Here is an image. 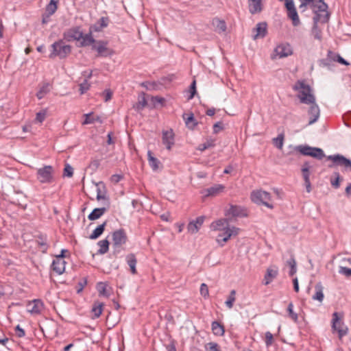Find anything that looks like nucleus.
Listing matches in <instances>:
<instances>
[{
	"label": "nucleus",
	"instance_id": "nucleus-57",
	"mask_svg": "<svg viewBox=\"0 0 351 351\" xmlns=\"http://www.w3.org/2000/svg\"><path fill=\"white\" fill-rule=\"evenodd\" d=\"M273 335L270 332L265 333V344L267 346H270L273 343Z\"/></svg>",
	"mask_w": 351,
	"mask_h": 351
},
{
	"label": "nucleus",
	"instance_id": "nucleus-11",
	"mask_svg": "<svg viewBox=\"0 0 351 351\" xmlns=\"http://www.w3.org/2000/svg\"><path fill=\"white\" fill-rule=\"evenodd\" d=\"M292 53V47L289 43H281L275 48L272 58H274L275 56L282 58L291 56Z\"/></svg>",
	"mask_w": 351,
	"mask_h": 351
},
{
	"label": "nucleus",
	"instance_id": "nucleus-30",
	"mask_svg": "<svg viewBox=\"0 0 351 351\" xmlns=\"http://www.w3.org/2000/svg\"><path fill=\"white\" fill-rule=\"evenodd\" d=\"M212 24L215 27V31L218 33H223L226 30V24L223 20L215 18L213 19Z\"/></svg>",
	"mask_w": 351,
	"mask_h": 351
},
{
	"label": "nucleus",
	"instance_id": "nucleus-17",
	"mask_svg": "<svg viewBox=\"0 0 351 351\" xmlns=\"http://www.w3.org/2000/svg\"><path fill=\"white\" fill-rule=\"evenodd\" d=\"M309 105L310 107L308 110V114L310 117L308 125H312L318 120L320 115V110L315 101H314V103H311Z\"/></svg>",
	"mask_w": 351,
	"mask_h": 351
},
{
	"label": "nucleus",
	"instance_id": "nucleus-42",
	"mask_svg": "<svg viewBox=\"0 0 351 351\" xmlns=\"http://www.w3.org/2000/svg\"><path fill=\"white\" fill-rule=\"evenodd\" d=\"M50 91V85L49 83L44 84L38 91L36 96L39 99H43Z\"/></svg>",
	"mask_w": 351,
	"mask_h": 351
},
{
	"label": "nucleus",
	"instance_id": "nucleus-29",
	"mask_svg": "<svg viewBox=\"0 0 351 351\" xmlns=\"http://www.w3.org/2000/svg\"><path fill=\"white\" fill-rule=\"evenodd\" d=\"M126 262L128 266L130 268V271L132 274H136L137 271L136 269V265L137 263V260L134 254H129L125 257Z\"/></svg>",
	"mask_w": 351,
	"mask_h": 351
},
{
	"label": "nucleus",
	"instance_id": "nucleus-38",
	"mask_svg": "<svg viewBox=\"0 0 351 351\" xmlns=\"http://www.w3.org/2000/svg\"><path fill=\"white\" fill-rule=\"evenodd\" d=\"M183 118L185 121V123L186 126L191 129L194 128V127L197 124L194 119V115L193 113L184 114Z\"/></svg>",
	"mask_w": 351,
	"mask_h": 351
},
{
	"label": "nucleus",
	"instance_id": "nucleus-51",
	"mask_svg": "<svg viewBox=\"0 0 351 351\" xmlns=\"http://www.w3.org/2000/svg\"><path fill=\"white\" fill-rule=\"evenodd\" d=\"M106 284L102 282L97 283V289L99 291V295L108 297V295L106 293Z\"/></svg>",
	"mask_w": 351,
	"mask_h": 351
},
{
	"label": "nucleus",
	"instance_id": "nucleus-27",
	"mask_svg": "<svg viewBox=\"0 0 351 351\" xmlns=\"http://www.w3.org/2000/svg\"><path fill=\"white\" fill-rule=\"evenodd\" d=\"M324 287L321 282H318L315 286V294L312 296L313 300H317L319 302H322L324 298L323 293Z\"/></svg>",
	"mask_w": 351,
	"mask_h": 351
},
{
	"label": "nucleus",
	"instance_id": "nucleus-28",
	"mask_svg": "<svg viewBox=\"0 0 351 351\" xmlns=\"http://www.w3.org/2000/svg\"><path fill=\"white\" fill-rule=\"evenodd\" d=\"M108 207L96 208L88 215V218L94 221L101 217L107 210Z\"/></svg>",
	"mask_w": 351,
	"mask_h": 351
},
{
	"label": "nucleus",
	"instance_id": "nucleus-35",
	"mask_svg": "<svg viewBox=\"0 0 351 351\" xmlns=\"http://www.w3.org/2000/svg\"><path fill=\"white\" fill-rule=\"evenodd\" d=\"M148 163L152 169L154 171H157L159 168L160 161L152 156L151 151H148Z\"/></svg>",
	"mask_w": 351,
	"mask_h": 351
},
{
	"label": "nucleus",
	"instance_id": "nucleus-41",
	"mask_svg": "<svg viewBox=\"0 0 351 351\" xmlns=\"http://www.w3.org/2000/svg\"><path fill=\"white\" fill-rule=\"evenodd\" d=\"M97 245L99 246V249L97 251L99 254H104L109 250V241L107 239L99 241Z\"/></svg>",
	"mask_w": 351,
	"mask_h": 351
},
{
	"label": "nucleus",
	"instance_id": "nucleus-59",
	"mask_svg": "<svg viewBox=\"0 0 351 351\" xmlns=\"http://www.w3.org/2000/svg\"><path fill=\"white\" fill-rule=\"evenodd\" d=\"M223 129V123L221 122H217L213 125V133L217 134Z\"/></svg>",
	"mask_w": 351,
	"mask_h": 351
},
{
	"label": "nucleus",
	"instance_id": "nucleus-16",
	"mask_svg": "<svg viewBox=\"0 0 351 351\" xmlns=\"http://www.w3.org/2000/svg\"><path fill=\"white\" fill-rule=\"evenodd\" d=\"M204 219V216H199L195 220L191 221L187 226L188 232L191 234L197 233L203 225Z\"/></svg>",
	"mask_w": 351,
	"mask_h": 351
},
{
	"label": "nucleus",
	"instance_id": "nucleus-3",
	"mask_svg": "<svg viewBox=\"0 0 351 351\" xmlns=\"http://www.w3.org/2000/svg\"><path fill=\"white\" fill-rule=\"evenodd\" d=\"M51 52L49 54L50 58L58 56L60 59L65 58L71 52V47L66 45L62 40H59L51 45Z\"/></svg>",
	"mask_w": 351,
	"mask_h": 351
},
{
	"label": "nucleus",
	"instance_id": "nucleus-22",
	"mask_svg": "<svg viewBox=\"0 0 351 351\" xmlns=\"http://www.w3.org/2000/svg\"><path fill=\"white\" fill-rule=\"evenodd\" d=\"M254 31L256 32V34L253 36L254 40L264 38L267 34V23L264 22L258 23Z\"/></svg>",
	"mask_w": 351,
	"mask_h": 351
},
{
	"label": "nucleus",
	"instance_id": "nucleus-60",
	"mask_svg": "<svg viewBox=\"0 0 351 351\" xmlns=\"http://www.w3.org/2000/svg\"><path fill=\"white\" fill-rule=\"evenodd\" d=\"M123 176L122 175L114 174L111 176L110 180L112 182H113L114 184H117L123 179Z\"/></svg>",
	"mask_w": 351,
	"mask_h": 351
},
{
	"label": "nucleus",
	"instance_id": "nucleus-7",
	"mask_svg": "<svg viewBox=\"0 0 351 351\" xmlns=\"http://www.w3.org/2000/svg\"><path fill=\"white\" fill-rule=\"evenodd\" d=\"M327 160H331L332 164L328 165L329 168H333L335 166L343 167L346 170L351 169V160L346 158L339 154L328 156Z\"/></svg>",
	"mask_w": 351,
	"mask_h": 351
},
{
	"label": "nucleus",
	"instance_id": "nucleus-13",
	"mask_svg": "<svg viewBox=\"0 0 351 351\" xmlns=\"http://www.w3.org/2000/svg\"><path fill=\"white\" fill-rule=\"evenodd\" d=\"M128 237L123 229H119L112 233L113 246L119 247L125 244L127 241Z\"/></svg>",
	"mask_w": 351,
	"mask_h": 351
},
{
	"label": "nucleus",
	"instance_id": "nucleus-45",
	"mask_svg": "<svg viewBox=\"0 0 351 351\" xmlns=\"http://www.w3.org/2000/svg\"><path fill=\"white\" fill-rule=\"evenodd\" d=\"M286 264L290 267L289 276H293L297 271L295 258L291 256V258L287 261Z\"/></svg>",
	"mask_w": 351,
	"mask_h": 351
},
{
	"label": "nucleus",
	"instance_id": "nucleus-48",
	"mask_svg": "<svg viewBox=\"0 0 351 351\" xmlns=\"http://www.w3.org/2000/svg\"><path fill=\"white\" fill-rule=\"evenodd\" d=\"M339 56V55L335 53H333L331 51H329L328 52L327 58L322 60V63L324 64V66H327L329 64L328 62H330V61L337 62V56Z\"/></svg>",
	"mask_w": 351,
	"mask_h": 351
},
{
	"label": "nucleus",
	"instance_id": "nucleus-14",
	"mask_svg": "<svg viewBox=\"0 0 351 351\" xmlns=\"http://www.w3.org/2000/svg\"><path fill=\"white\" fill-rule=\"evenodd\" d=\"M64 38L67 41L78 40L80 41L83 37V32L80 30V27H75L68 29L63 34Z\"/></svg>",
	"mask_w": 351,
	"mask_h": 351
},
{
	"label": "nucleus",
	"instance_id": "nucleus-5",
	"mask_svg": "<svg viewBox=\"0 0 351 351\" xmlns=\"http://www.w3.org/2000/svg\"><path fill=\"white\" fill-rule=\"evenodd\" d=\"M251 199L257 204H263L269 208L272 209L274 206L269 202L271 200L269 193L262 190L253 191L251 193Z\"/></svg>",
	"mask_w": 351,
	"mask_h": 351
},
{
	"label": "nucleus",
	"instance_id": "nucleus-26",
	"mask_svg": "<svg viewBox=\"0 0 351 351\" xmlns=\"http://www.w3.org/2000/svg\"><path fill=\"white\" fill-rule=\"evenodd\" d=\"M36 243L42 252L45 253L48 249L47 238L45 234H40L36 236Z\"/></svg>",
	"mask_w": 351,
	"mask_h": 351
},
{
	"label": "nucleus",
	"instance_id": "nucleus-8",
	"mask_svg": "<svg viewBox=\"0 0 351 351\" xmlns=\"http://www.w3.org/2000/svg\"><path fill=\"white\" fill-rule=\"evenodd\" d=\"M341 319V317L339 316V313L337 312H335L332 314V328L338 332L339 339L346 336L348 332V328Z\"/></svg>",
	"mask_w": 351,
	"mask_h": 351
},
{
	"label": "nucleus",
	"instance_id": "nucleus-4",
	"mask_svg": "<svg viewBox=\"0 0 351 351\" xmlns=\"http://www.w3.org/2000/svg\"><path fill=\"white\" fill-rule=\"evenodd\" d=\"M54 168L51 165H45L36 171V178L42 184H51L54 181Z\"/></svg>",
	"mask_w": 351,
	"mask_h": 351
},
{
	"label": "nucleus",
	"instance_id": "nucleus-39",
	"mask_svg": "<svg viewBox=\"0 0 351 351\" xmlns=\"http://www.w3.org/2000/svg\"><path fill=\"white\" fill-rule=\"evenodd\" d=\"M104 303L100 302H95L92 308V312L95 318H98L103 311Z\"/></svg>",
	"mask_w": 351,
	"mask_h": 351
},
{
	"label": "nucleus",
	"instance_id": "nucleus-15",
	"mask_svg": "<svg viewBox=\"0 0 351 351\" xmlns=\"http://www.w3.org/2000/svg\"><path fill=\"white\" fill-rule=\"evenodd\" d=\"M66 262L61 258V256H56L51 264L52 270L58 275L62 274L65 271Z\"/></svg>",
	"mask_w": 351,
	"mask_h": 351
},
{
	"label": "nucleus",
	"instance_id": "nucleus-55",
	"mask_svg": "<svg viewBox=\"0 0 351 351\" xmlns=\"http://www.w3.org/2000/svg\"><path fill=\"white\" fill-rule=\"evenodd\" d=\"M200 294L204 298H207L209 294L208 286L205 283H202L200 287Z\"/></svg>",
	"mask_w": 351,
	"mask_h": 351
},
{
	"label": "nucleus",
	"instance_id": "nucleus-44",
	"mask_svg": "<svg viewBox=\"0 0 351 351\" xmlns=\"http://www.w3.org/2000/svg\"><path fill=\"white\" fill-rule=\"evenodd\" d=\"M287 15L289 18L292 20L294 26H298L300 24V19L296 9H292V10L288 11Z\"/></svg>",
	"mask_w": 351,
	"mask_h": 351
},
{
	"label": "nucleus",
	"instance_id": "nucleus-33",
	"mask_svg": "<svg viewBox=\"0 0 351 351\" xmlns=\"http://www.w3.org/2000/svg\"><path fill=\"white\" fill-rule=\"evenodd\" d=\"M107 222L104 221L102 224L98 226L89 236V239L92 240L97 239L99 238L104 232L105 230V227L106 226Z\"/></svg>",
	"mask_w": 351,
	"mask_h": 351
},
{
	"label": "nucleus",
	"instance_id": "nucleus-49",
	"mask_svg": "<svg viewBox=\"0 0 351 351\" xmlns=\"http://www.w3.org/2000/svg\"><path fill=\"white\" fill-rule=\"evenodd\" d=\"M287 312L289 313V316L293 319L294 322L298 321V314L293 311V304L292 302H290L287 307Z\"/></svg>",
	"mask_w": 351,
	"mask_h": 351
},
{
	"label": "nucleus",
	"instance_id": "nucleus-47",
	"mask_svg": "<svg viewBox=\"0 0 351 351\" xmlns=\"http://www.w3.org/2000/svg\"><path fill=\"white\" fill-rule=\"evenodd\" d=\"M214 139H207L206 141L202 144H200L198 147V149L201 152L206 150L208 148L213 147L215 146Z\"/></svg>",
	"mask_w": 351,
	"mask_h": 351
},
{
	"label": "nucleus",
	"instance_id": "nucleus-36",
	"mask_svg": "<svg viewBox=\"0 0 351 351\" xmlns=\"http://www.w3.org/2000/svg\"><path fill=\"white\" fill-rule=\"evenodd\" d=\"M211 327H212V330H213V332L214 333V335H219V336L223 335L224 332H225L224 328H223V326L222 324H221L219 322H218L217 321L213 322L212 324H211Z\"/></svg>",
	"mask_w": 351,
	"mask_h": 351
},
{
	"label": "nucleus",
	"instance_id": "nucleus-21",
	"mask_svg": "<svg viewBox=\"0 0 351 351\" xmlns=\"http://www.w3.org/2000/svg\"><path fill=\"white\" fill-rule=\"evenodd\" d=\"M229 227L230 226L228 224V219H220L210 224V229L213 231H221Z\"/></svg>",
	"mask_w": 351,
	"mask_h": 351
},
{
	"label": "nucleus",
	"instance_id": "nucleus-32",
	"mask_svg": "<svg viewBox=\"0 0 351 351\" xmlns=\"http://www.w3.org/2000/svg\"><path fill=\"white\" fill-rule=\"evenodd\" d=\"M80 41V47H86L90 45H94L97 42V40L93 38L91 32L86 34H83V37Z\"/></svg>",
	"mask_w": 351,
	"mask_h": 351
},
{
	"label": "nucleus",
	"instance_id": "nucleus-54",
	"mask_svg": "<svg viewBox=\"0 0 351 351\" xmlns=\"http://www.w3.org/2000/svg\"><path fill=\"white\" fill-rule=\"evenodd\" d=\"M73 167L70 165L66 164L64 169V176L71 178L73 176Z\"/></svg>",
	"mask_w": 351,
	"mask_h": 351
},
{
	"label": "nucleus",
	"instance_id": "nucleus-53",
	"mask_svg": "<svg viewBox=\"0 0 351 351\" xmlns=\"http://www.w3.org/2000/svg\"><path fill=\"white\" fill-rule=\"evenodd\" d=\"M339 273L340 274L344 275L346 277H350L351 276V268L339 266Z\"/></svg>",
	"mask_w": 351,
	"mask_h": 351
},
{
	"label": "nucleus",
	"instance_id": "nucleus-52",
	"mask_svg": "<svg viewBox=\"0 0 351 351\" xmlns=\"http://www.w3.org/2000/svg\"><path fill=\"white\" fill-rule=\"evenodd\" d=\"M206 351H220L219 347L217 343L210 342L205 346Z\"/></svg>",
	"mask_w": 351,
	"mask_h": 351
},
{
	"label": "nucleus",
	"instance_id": "nucleus-37",
	"mask_svg": "<svg viewBox=\"0 0 351 351\" xmlns=\"http://www.w3.org/2000/svg\"><path fill=\"white\" fill-rule=\"evenodd\" d=\"M147 99L145 96V93H142L138 99V102L134 105V108L137 111L142 110L147 106Z\"/></svg>",
	"mask_w": 351,
	"mask_h": 351
},
{
	"label": "nucleus",
	"instance_id": "nucleus-61",
	"mask_svg": "<svg viewBox=\"0 0 351 351\" xmlns=\"http://www.w3.org/2000/svg\"><path fill=\"white\" fill-rule=\"evenodd\" d=\"M15 331L16 333L17 337H23L25 335V330L20 327L19 325H17L15 328Z\"/></svg>",
	"mask_w": 351,
	"mask_h": 351
},
{
	"label": "nucleus",
	"instance_id": "nucleus-6",
	"mask_svg": "<svg viewBox=\"0 0 351 351\" xmlns=\"http://www.w3.org/2000/svg\"><path fill=\"white\" fill-rule=\"evenodd\" d=\"M295 149L304 156H308L318 160L322 159L325 154L321 148L313 147L308 145H298Z\"/></svg>",
	"mask_w": 351,
	"mask_h": 351
},
{
	"label": "nucleus",
	"instance_id": "nucleus-10",
	"mask_svg": "<svg viewBox=\"0 0 351 351\" xmlns=\"http://www.w3.org/2000/svg\"><path fill=\"white\" fill-rule=\"evenodd\" d=\"M222 232L219 234L217 237V242L223 245L232 236H237L239 234V228L234 226H230L221 230Z\"/></svg>",
	"mask_w": 351,
	"mask_h": 351
},
{
	"label": "nucleus",
	"instance_id": "nucleus-43",
	"mask_svg": "<svg viewBox=\"0 0 351 351\" xmlns=\"http://www.w3.org/2000/svg\"><path fill=\"white\" fill-rule=\"evenodd\" d=\"M92 76V72L90 71L86 76L87 79H85L83 82L80 84V92L82 95L85 93L90 88V84L88 82V79H90Z\"/></svg>",
	"mask_w": 351,
	"mask_h": 351
},
{
	"label": "nucleus",
	"instance_id": "nucleus-19",
	"mask_svg": "<svg viewBox=\"0 0 351 351\" xmlns=\"http://www.w3.org/2000/svg\"><path fill=\"white\" fill-rule=\"evenodd\" d=\"M162 143L166 146V148L170 150L174 145V133L172 130H166L162 132Z\"/></svg>",
	"mask_w": 351,
	"mask_h": 351
},
{
	"label": "nucleus",
	"instance_id": "nucleus-40",
	"mask_svg": "<svg viewBox=\"0 0 351 351\" xmlns=\"http://www.w3.org/2000/svg\"><path fill=\"white\" fill-rule=\"evenodd\" d=\"M58 0H51L45 8V12L52 16L58 9Z\"/></svg>",
	"mask_w": 351,
	"mask_h": 351
},
{
	"label": "nucleus",
	"instance_id": "nucleus-24",
	"mask_svg": "<svg viewBox=\"0 0 351 351\" xmlns=\"http://www.w3.org/2000/svg\"><path fill=\"white\" fill-rule=\"evenodd\" d=\"M224 186L223 185L216 184L213 186L204 189L202 191V193H204L206 197L215 196L222 192Z\"/></svg>",
	"mask_w": 351,
	"mask_h": 351
},
{
	"label": "nucleus",
	"instance_id": "nucleus-63",
	"mask_svg": "<svg viewBox=\"0 0 351 351\" xmlns=\"http://www.w3.org/2000/svg\"><path fill=\"white\" fill-rule=\"evenodd\" d=\"M104 94L105 95V97H104L105 101H108L109 100L111 99L112 95V91L110 90H109V89L105 90L104 92Z\"/></svg>",
	"mask_w": 351,
	"mask_h": 351
},
{
	"label": "nucleus",
	"instance_id": "nucleus-31",
	"mask_svg": "<svg viewBox=\"0 0 351 351\" xmlns=\"http://www.w3.org/2000/svg\"><path fill=\"white\" fill-rule=\"evenodd\" d=\"M109 23V19L108 17H101L99 19V21L94 24L93 26V29L95 32H100L104 28L106 27Z\"/></svg>",
	"mask_w": 351,
	"mask_h": 351
},
{
	"label": "nucleus",
	"instance_id": "nucleus-12",
	"mask_svg": "<svg viewBox=\"0 0 351 351\" xmlns=\"http://www.w3.org/2000/svg\"><path fill=\"white\" fill-rule=\"evenodd\" d=\"M225 215L227 217H243L247 215L246 210L236 205H230V208L226 210Z\"/></svg>",
	"mask_w": 351,
	"mask_h": 351
},
{
	"label": "nucleus",
	"instance_id": "nucleus-56",
	"mask_svg": "<svg viewBox=\"0 0 351 351\" xmlns=\"http://www.w3.org/2000/svg\"><path fill=\"white\" fill-rule=\"evenodd\" d=\"M334 174L336 176V178L335 180H331L330 183L333 187H335V189H338L340 186V184H339L340 176L338 172H335V173H334Z\"/></svg>",
	"mask_w": 351,
	"mask_h": 351
},
{
	"label": "nucleus",
	"instance_id": "nucleus-64",
	"mask_svg": "<svg viewBox=\"0 0 351 351\" xmlns=\"http://www.w3.org/2000/svg\"><path fill=\"white\" fill-rule=\"evenodd\" d=\"M51 15L45 12L42 16V23L43 25L48 23L50 21V17Z\"/></svg>",
	"mask_w": 351,
	"mask_h": 351
},
{
	"label": "nucleus",
	"instance_id": "nucleus-58",
	"mask_svg": "<svg viewBox=\"0 0 351 351\" xmlns=\"http://www.w3.org/2000/svg\"><path fill=\"white\" fill-rule=\"evenodd\" d=\"M45 117H46V111L45 110L40 111V112H38L36 113V120L39 123H42L45 120Z\"/></svg>",
	"mask_w": 351,
	"mask_h": 351
},
{
	"label": "nucleus",
	"instance_id": "nucleus-34",
	"mask_svg": "<svg viewBox=\"0 0 351 351\" xmlns=\"http://www.w3.org/2000/svg\"><path fill=\"white\" fill-rule=\"evenodd\" d=\"M85 119L83 121V125L91 124L95 122H99L100 123H102V120L99 116H94L93 113H88L84 114Z\"/></svg>",
	"mask_w": 351,
	"mask_h": 351
},
{
	"label": "nucleus",
	"instance_id": "nucleus-1",
	"mask_svg": "<svg viewBox=\"0 0 351 351\" xmlns=\"http://www.w3.org/2000/svg\"><path fill=\"white\" fill-rule=\"evenodd\" d=\"M301 5H308L313 10L315 16H313V26L312 28V34L315 39L322 40V32L318 28L319 23H326L328 21L330 14L328 12V5L324 0H300Z\"/></svg>",
	"mask_w": 351,
	"mask_h": 351
},
{
	"label": "nucleus",
	"instance_id": "nucleus-50",
	"mask_svg": "<svg viewBox=\"0 0 351 351\" xmlns=\"http://www.w3.org/2000/svg\"><path fill=\"white\" fill-rule=\"evenodd\" d=\"M273 141H274V143L276 146V147L281 149L283 146L284 134H279L276 138H274Z\"/></svg>",
	"mask_w": 351,
	"mask_h": 351
},
{
	"label": "nucleus",
	"instance_id": "nucleus-46",
	"mask_svg": "<svg viewBox=\"0 0 351 351\" xmlns=\"http://www.w3.org/2000/svg\"><path fill=\"white\" fill-rule=\"evenodd\" d=\"M236 291L232 290L230 293V295L228 298V300L226 301V305L228 308H232L234 305V302L236 300Z\"/></svg>",
	"mask_w": 351,
	"mask_h": 351
},
{
	"label": "nucleus",
	"instance_id": "nucleus-62",
	"mask_svg": "<svg viewBox=\"0 0 351 351\" xmlns=\"http://www.w3.org/2000/svg\"><path fill=\"white\" fill-rule=\"evenodd\" d=\"M302 172L304 180H310L309 169H308L307 167H302Z\"/></svg>",
	"mask_w": 351,
	"mask_h": 351
},
{
	"label": "nucleus",
	"instance_id": "nucleus-23",
	"mask_svg": "<svg viewBox=\"0 0 351 351\" xmlns=\"http://www.w3.org/2000/svg\"><path fill=\"white\" fill-rule=\"evenodd\" d=\"M28 307L31 313L39 314L43 309V303L40 300H34L28 304Z\"/></svg>",
	"mask_w": 351,
	"mask_h": 351
},
{
	"label": "nucleus",
	"instance_id": "nucleus-18",
	"mask_svg": "<svg viewBox=\"0 0 351 351\" xmlns=\"http://www.w3.org/2000/svg\"><path fill=\"white\" fill-rule=\"evenodd\" d=\"M278 275V268L276 265H271L267 269L264 276L263 284L269 285Z\"/></svg>",
	"mask_w": 351,
	"mask_h": 351
},
{
	"label": "nucleus",
	"instance_id": "nucleus-25",
	"mask_svg": "<svg viewBox=\"0 0 351 351\" xmlns=\"http://www.w3.org/2000/svg\"><path fill=\"white\" fill-rule=\"evenodd\" d=\"M262 0H248L249 11L251 14H254L262 10Z\"/></svg>",
	"mask_w": 351,
	"mask_h": 351
},
{
	"label": "nucleus",
	"instance_id": "nucleus-9",
	"mask_svg": "<svg viewBox=\"0 0 351 351\" xmlns=\"http://www.w3.org/2000/svg\"><path fill=\"white\" fill-rule=\"evenodd\" d=\"M92 49L98 53V57H110L114 53L113 49L108 47V42L104 40H97L95 44L92 45Z\"/></svg>",
	"mask_w": 351,
	"mask_h": 351
},
{
	"label": "nucleus",
	"instance_id": "nucleus-2",
	"mask_svg": "<svg viewBox=\"0 0 351 351\" xmlns=\"http://www.w3.org/2000/svg\"><path fill=\"white\" fill-rule=\"evenodd\" d=\"M293 89L298 92L297 97L300 103L310 104L315 101V97L312 93L311 86L305 81L298 80L293 85Z\"/></svg>",
	"mask_w": 351,
	"mask_h": 351
},
{
	"label": "nucleus",
	"instance_id": "nucleus-20",
	"mask_svg": "<svg viewBox=\"0 0 351 351\" xmlns=\"http://www.w3.org/2000/svg\"><path fill=\"white\" fill-rule=\"evenodd\" d=\"M97 199L98 201L101 199L104 200V205L106 206L107 207H109L110 202L108 198L106 195L105 186L103 184L102 182L97 184Z\"/></svg>",
	"mask_w": 351,
	"mask_h": 351
}]
</instances>
